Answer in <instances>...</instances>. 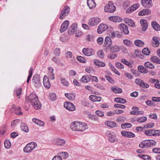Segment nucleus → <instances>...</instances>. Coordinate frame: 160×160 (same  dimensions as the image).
I'll use <instances>...</instances> for the list:
<instances>
[{
	"instance_id": "4",
	"label": "nucleus",
	"mask_w": 160,
	"mask_h": 160,
	"mask_svg": "<svg viewBox=\"0 0 160 160\" xmlns=\"http://www.w3.org/2000/svg\"><path fill=\"white\" fill-rule=\"evenodd\" d=\"M37 146V143L34 142H31L28 144L23 148V151L26 153L31 152Z\"/></svg>"
},
{
	"instance_id": "50",
	"label": "nucleus",
	"mask_w": 160,
	"mask_h": 160,
	"mask_svg": "<svg viewBox=\"0 0 160 160\" xmlns=\"http://www.w3.org/2000/svg\"><path fill=\"white\" fill-rule=\"evenodd\" d=\"M121 62L124 64L126 65L129 68H132V64L129 62L128 61L124 59H122L121 60Z\"/></svg>"
},
{
	"instance_id": "32",
	"label": "nucleus",
	"mask_w": 160,
	"mask_h": 160,
	"mask_svg": "<svg viewBox=\"0 0 160 160\" xmlns=\"http://www.w3.org/2000/svg\"><path fill=\"white\" fill-rule=\"evenodd\" d=\"M90 81V78L87 75L83 76L80 79V81L83 83H87Z\"/></svg>"
},
{
	"instance_id": "6",
	"label": "nucleus",
	"mask_w": 160,
	"mask_h": 160,
	"mask_svg": "<svg viewBox=\"0 0 160 160\" xmlns=\"http://www.w3.org/2000/svg\"><path fill=\"white\" fill-rule=\"evenodd\" d=\"M116 7L113 5L112 2H109L108 4L104 7V10L106 12L112 13L114 12L116 10Z\"/></svg>"
},
{
	"instance_id": "54",
	"label": "nucleus",
	"mask_w": 160,
	"mask_h": 160,
	"mask_svg": "<svg viewBox=\"0 0 160 160\" xmlns=\"http://www.w3.org/2000/svg\"><path fill=\"white\" fill-rule=\"evenodd\" d=\"M32 68L31 67L29 71V75L28 77V78L27 80V82L28 83L29 82V80L31 78L32 75Z\"/></svg>"
},
{
	"instance_id": "36",
	"label": "nucleus",
	"mask_w": 160,
	"mask_h": 160,
	"mask_svg": "<svg viewBox=\"0 0 160 160\" xmlns=\"http://www.w3.org/2000/svg\"><path fill=\"white\" fill-rule=\"evenodd\" d=\"M150 59L151 61L153 62L160 64V59L157 56H154L150 58Z\"/></svg>"
},
{
	"instance_id": "31",
	"label": "nucleus",
	"mask_w": 160,
	"mask_h": 160,
	"mask_svg": "<svg viewBox=\"0 0 160 160\" xmlns=\"http://www.w3.org/2000/svg\"><path fill=\"white\" fill-rule=\"evenodd\" d=\"M65 95L70 101H73L75 99V95L74 94L66 93L65 94Z\"/></svg>"
},
{
	"instance_id": "44",
	"label": "nucleus",
	"mask_w": 160,
	"mask_h": 160,
	"mask_svg": "<svg viewBox=\"0 0 160 160\" xmlns=\"http://www.w3.org/2000/svg\"><path fill=\"white\" fill-rule=\"evenodd\" d=\"M85 39L88 42H91L93 40L94 37L92 35L88 34L85 37Z\"/></svg>"
},
{
	"instance_id": "9",
	"label": "nucleus",
	"mask_w": 160,
	"mask_h": 160,
	"mask_svg": "<svg viewBox=\"0 0 160 160\" xmlns=\"http://www.w3.org/2000/svg\"><path fill=\"white\" fill-rule=\"evenodd\" d=\"M64 107L70 111H74L75 110V107L72 102H66L64 105Z\"/></svg>"
},
{
	"instance_id": "58",
	"label": "nucleus",
	"mask_w": 160,
	"mask_h": 160,
	"mask_svg": "<svg viewBox=\"0 0 160 160\" xmlns=\"http://www.w3.org/2000/svg\"><path fill=\"white\" fill-rule=\"evenodd\" d=\"M97 55L99 57L101 58H103L104 56V52L101 50L98 51Z\"/></svg>"
},
{
	"instance_id": "8",
	"label": "nucleus",
	"mask_w": 160,
	"mask_h": 160,
	"mask_svg": "<svg viewBox=\"0 0 160 160\" xmlns=\"http://www.w3.org/2000/svg\"><path fill=\"white\" fill-rule=\"evenodd\" d=\"M118 28L120 31L125 34H128L129 31L128 30V26L126 25L121 23L118 26Z\"/></svg>"
},
{
	"instance_id": "20",
	"label": "nucleus",
	"mask_w": 160,
	"mask_h": 160,
	"mask_svg": "<svg viewBox=\"0 0 160 160\" xmlns=\"http://www.w3.org/2000/svg\"><path fill=\"white\" fill-rule=\"evenodd\" d=\"M77 28V24L73 23L69 29L68 33L70 35L73 34L76 32Z\"/></svg>"
},
{
	"instance_id": "28",
	"label": "nucleus",
	"mask_w": 160,
	"mask_h": 160,
	"mask_svg": "<svg viewBox=\"0 0 160 160\" xmlns=\"http://www.w3.org/2000/svg\"><path fill=\"white\" fill-rule=\"evenodd\" d=\"M112 44V41L110 38L108 36L106 37L104 41V44L106 47H109Z\"/></svg>"
},
{
	"instance_id": "16",
	"label": "nucleus",
	"mask_w": 160,
	"mask_h": 160,
	"mask_svg": "<svg viewBox=\"0 0 160 160\" xmlns=\"http://www.w3.org/2000/svg\"><path fill=\"white\" fill-rule=\"evenodd\" d=\"M43 84L44 86L47 88H49L51 86L48 77L46 75L45 76L43 79Z\"/></svg>"
},
{
	"instance_id": "10",
	"label": "nucleus",
	"mask_w": 160,
	"mask_h": 160,
	"mask_svg": "<svg viewBox=\"0 0 160 160\" xmlns=\"http://www.w3.org/2000/svg\"><path fill=\"white\" fill-rule=\"evenodd\" d=\"M108 26L103 23H101L98 26L97 32L98 34H101L106 30L108 28Z\"/></svg>"
},
{
	"instance_id": "61",
	"label": "nucleus",
	"mask_w": 160,
	"mask_h": 160,
	"mask_svg": "<svg viewBox=\"0 0 160 160\" xmlns=\"http://www.w3.org/2000/svg\"><path fill=\"white\" fill-rule=\"evenodd\" d=\"M142 52L143 54L146 55H148L150 53V52L147 48H144Z\"/></svg>"
},
{
	"instance_id": "48",
	"label": "nucleus",
	"mask_w": 160,
	"mask_h": 160,
	"mask_svg": "<svg viewBox=\"0 0 160 160\" xmlns=\"http://www.w3.org/2000/svg\"><path fill=\"white\" fill-rule=\"evenodd\" d=\"M60 80L61 83L63 85L68 87L69 85V82L65 78H61Z\"/></svg>"
},
{
	"instance_id": "43",
	"label": "nucleus",
	"mask_w": 160,
	"mask_h": 160,
	"mask_svg": "<svg viewBox=\"0 0 160 160\" xmlns=\"http://www.w3.org/2000/svg\"><path fill=\"white\" fill-rule=\"evenodd\" d=\"M153 40V43L154 44V46L155 47H158L159 45V41L158 38L156 37H154L152 38Z\"/></svg>"
},
{
	"instance_id": "26",
	"label": "nucleus",
	"mask_w": 160,
	"mask_h": 160,
	"mask_svg": "<svg viewBox=\"0 0 160 160\" xmlns=\"http://www.w3.org/2000/svg\"><path fill=\"white\" fill-rule=\"evenodd\" d=\"M89 98L91 101L94 102H100L102 99L101 97L93 95H90Z\"/></svg>"
},
{
	"instance_id": "13",
	"label": "nucleus",
	"mask_w": 160,
	"mask_h": 160,
	"mask_svg": "<svg viewBox=\"0 0 160 160\" xmlns=\"http://www.w3.org/2000/svg\"><path fill=\"white\" fill-rule=\"evenodd\" d=\"M53 143L58 146H62L66 143V142L62 139L56 138L53 140Z\"/></svg>"
},
{
	"instance_id": "14",
	"label": "nucleus",
	"mask_w": 160,
	"mask_h": 160,
	"mask_svg": "<svg viewBox=\"0 0 160 160\" xmlns=\"http://www.w3.org/2000/svg\"><path fill=\"white\" fill-rule=\"evenodd\" d=\"M82 52L85 55L89 56L93 54V50L89 48H84L82 49Z\"/></svg>"
},
{
	"instance_id": "34",
	"label": "nucleus",
	"mask_w": 160,
	"mask_h": 160,
	"mask_svg": "<svg viewBox=\"0 0 160 160\" xmlns=\"http://www.w3.org/2000/svg\"><path fill=\"white\" fill-rule=\"evenodd\" d=\"M135 45L138 47H142L144 45V43L141 40L138 39L135 40L134 42Z\"/></svg>"
},
{
	"instance_id": "1",
	"label": "nucleus",
	"mask_w": 160,
	"mask_h": 160,
	"mask_svg": "<svg viewBox=\"0 0 160 160\" xmlns=\"http://www.w3.org/2000/svg\"><path fill=\"white\" fill-rule=\"evenodd\" d=\"M71 128L74 131L82 132L88 128L87 124L82 122H73L71 125Z\"/></svg>"
},
{
	"instance_id": "51",
	"label": "nucleus",
	"mask_w": 160,
	"mask_h": 160,
	"mask_svg": "<svg viewBox=\"0 0 160 160\" xmlns=\"http://www.w3.org/2000/svg\"><path fill=\"white\" fill-rule=\"evenodd\" d=\"M126 118L124 117H121L118 118L116 121L118 122H122L126 120Z\"/></svg>"
},
{
	"instance_id": "33",
	"label": "nucleus",
	"mask_w": 160,
	"mask_h": 160,
	"mask_svg": "<svg viewBox=\"0 0 160 160\" xmlns=\"http://www.w3.org/2000/svg\"><path fill=\"white\" fill-rule=\"evenodd\" d=\"M152 26L155 30L157 31L160 30V26L156 22H152Z\"/></svg>"
},
{
	"instance_id": "5",
	"label": "nucleus",
	"mask_w": 160,
	"mask_h": 160,
	"mask_svg": "<svg viewBox=\"0 0 160 160\" xmlns=\"http://www.w3.org/2000/svg\"><path fill=\"white\" fill-rule=\"evenodd\" d=\"M101 18L98 17L91 18L88 20V25L91 27H93L98 25L101 22Z\"/></svg>"
},
{
	"instance_id": "37",
	"label": "nucleus",
	"mask_w": 160,
	"mask_h": 160,
	"mask_svg": "<svg viewBox=\"0 0 160 160\" xmlns=\"http://www.w3.org/2000/svg\"><path fill=\"white\" fill-rule=\"evenodd\" d=\"M138 71L143 73H147L148 72V70L142 66H139L138 68Z\"/></svg>"
},
{
	"instance_id": "15",
	"label": "nucleus",
	"mask_w": 160,
	"mask_h": 160,
	"mask_svg": "<svg viewBox=\"0 0 160 160\" xmlns=\"http://www.w3.org/2000/svg\"><path fill=\"white\" fill-rule=\"evenodd\" d=\"M69 22L68 20L64 21L62 24L60 31L61 32L65 31L68 28Z\"/></svg>"
},
{
	"instance_id": "29",
	"label": "nucleus",
	"mask_w": 160,
	"mask_h": 160,
	"mask_svg": "<svg viewBox=\"0 0 160 160\" xmlns=\"http://www.w3.org/2000/svg\"><path fill=\"white\" fill-rule=\"evenodd\" d=\"M93 62L95 65L100 67H104L105 66V64L104 62L100 61L97 59H95L93 60Z\"/></svg>"
},
{
	"instance_id": "3",
	"label": "nucleus",
	"mask_w": 160,
	"mask_h": 160,
	"mask_svg": "<svg viewBox=\"0 0 160 160\" xmlns=\"http://www.w3.org/2000/svg\"><path fill=\"white\" fill-rule=\"evenodd\" d=\"M29 101L33 107L36 109H40L41 105L38 100L37 96L35 94L32 93L29 97Z\"/></svg>"
},
{
	"instance_id": "60",
	"label": "nucleus",
	"mask_w": 160,
	"mask_h": 160,
	"mask_svg": "<svg viewBox=\"0 0 160 160\" xmlns=\"http://www.w3.org/2000/svg\"><path fill=\"white\" fill-rule=\"evenodd\" d=\"M149 85L146 83L144 82L143 81L141 84L140 87L142 88H146L149 87Z\"/></svg>"
},
{
	"instance_id": "63",
	"label": "nucleus",
	"mask_w": 160,
	"mask_h": 160,
	"mask_svg": "<svg viewBox=\"0 0 160 160\" xmlns=\"http://www.w3.org/2000/svg\"><path fill=\"white\" fill-rule=\"evenodd\" d=\"M97 43L99 45H102L103 42V38L102 37L98 38L97 40Z\"/></svg>"
},
{
	"instance_id": "39",
	"label": "nucleus",
	"mask_w": 160,
	"mask_h": 160,
	"mask_svg": "<svg viewBox=\"0 0 160 160\" xmlns=\"http://www.w3.org/2000/svg\"><path fill=\"white\" fill-rule=\"evenodd\" d=\"M21 129L26 132H28V128L27 125L25 123H22L21 125Z\"/></svg>"
},
{
	"instance_id": "23",
	"label": "nucleus",
	"mask_w": 160,
	"mask_h": 160,
	"mask_svg": "<svg viewBox=\"0 0 160 160\" xmlns=\"http://www.w3.org/2000/svg\"><path fill=\"white\" fill-rule=\"evenodd\" d=\"M104 124L105 125L111 128H113L117 127V124L113 121H107L105 122Z\"/></svg>"
},
{
	"instance_id": "38",
	"label": "nucleus",
	"mask_w": 160,
	"mask_h": 160,
	"mask_svg": "<svg viewBox=\"0 0 160 160\" xmlns=\"http://www.w3.org/2000/svg\"><path fill=\"white\" fill-rule=\"evenodd\" d=\"M115 101L118 103H120L124 104L127 101L126 99L119 98H117L115 99Z\"/></svg>"
},
{
	"instance_id": "21",
	"label": "nucleus",
	"mask_w": 160,
	"mask_h": 160,
	"mask_svg": "<svg viewBox=\"0 0 160 160\" xmlns=\"http://www.w3.org/2000/svg\"><path fill=\"white\" fill-rule=\"evenodd\" d=\"M121 134L123 136L129 138H134L135 136V134L133 133L125 131L122 132Z\"/></svg>"
},
{
	"instance_id": "25",
	"label": "nucleus",
	"mask_w": 160,
	"mask_h": 160,
	"mask_svg": "<svg viewBox=\"0 0 160 160\" xmlns=\"http://www.w3.org/2000/svg\"><path fill=\"white\" fill-rule=\"evenodd\" d=\"M87 3L89 8L91 9L95 8L96 6L94 0H87Z\"/></svg>"
},
{
	"instance_id": "56",
	"label": "nucleus",
	"mask_w": 160,
	"mask_h": 160,
	"mask_svg": "<svg viewBox=\"0 0 160 160\" xmlns=\"http://www.w3.org/2000/svg\"><path fill=\"white\" fill-rule=\"evenodd\" d=\"M65 56L67 58L70 59L72 58V54L71 52L68 51L65 53Z\"/></svg>"
},
{
	"instance_id": "59",
	"label": "nucleus",
	"mask_w": 160,
	"mask_h": 160,
	"mask_svg": "<svg viewBox=\"0 0 160 160\" xmlns=\"http://www.w3.org/2000/svg\"><path fill=\"white\" fill-rule=\"evenodd\" d=\"M4 146L6 148H9L11 146L10 142L9 140L5 141L4 142Z\"/></svg>"
},
{
	"instance_id": "53",
	"label": "nucleus",
	"mask_w": 160,
	"mask_h": 160,
	"mask_svg": "<svg viewBox=\"0 0 160 160\" xmlns=\"http://www.w3.org/2000/svg\"><path fill=\"white\" fill-rule=\"evenodd\" d=\"M32 68L31 67L29 71V75L28 77V78L27 80V82L28 83L29 82V80L31 78L32 75Z\"/></svg>"
},
{
	"instance_id": "47",
	"label": "nucleus",
	"mask_w": 160,
	"mask_h": 160,
	"mask_svg": "<svg viewBox=\"0 0 160 160\" xmlns=\"http://www.w3.org/2000/svg\"><path fill=\"white\" fill-rule=\"evenodd\" d=\"M132 126V124L129 123H126L121 124V127L123 129L130 128Z\"/></svg>"
},
{
	"instance_id": "18",
	"label": "nucleus",
	"mask_w": 160,
	"mask_h": 160,
	"mask_svg": "<svg viewBox=\"0 0 160 160\" xmlns=\"http://www.w3.org/2000/svg\"><path fill=\"white\" fill-rule=\"evenodd\" d=\"M140 22L142 26V31H145L148 28V23L147 21L144 19H141Z\"/></svg>"
},
{
	"instance_id": "64",
	"label": "nucleus",
	"mask_w": 160,
	"mask_h": 160,
	"mask_svg": "<svg viewBox=\"0 0 160 160\" xmlns=\"http://www.w3.org/2000/svg\"><path fill=\"white\" fill-rule=\"evenodd\" d=\"M149 142L150 147L154 146L156 144V142L153 140H149Z\"/></svg>"
},
{
	"instance_id": "2",
	"label": "nucleus",
	"mask_w": 160,
	"mask_h": 160,
	"mask_svg": "<svg viewBox=\"0 0 160 160\" xmlns=\"http://www.w3.org/2000/svg\"><path fill=\"white\" fill-rule=\"evenodd\" d=\"M29 101L33 107L36 109H40L41 105L38 100L37 96L35 94L32 93L29 97Z\"/></svg>"
},
{
	"instance_id": "35",
	"label": "nucleus",
	"mask_w": 160,
	"mask_h": 160,
	"mask_svg": "<svg viewBox=\"0 0 160 160\" xmlns=\"http://www.w3.org/2000/svg\"><path fill=\"white\" fill-rule=\"evenodd\" d=\"M111 89L115 93H121L122 91L121 88L115 87H111Z\"/></svg>"
},
{
	"instance_id": "30",
	"label": "nucleus",
	"mask_w": 160,
	"mask_h": 160,
	"mask_svg": "<svg viewBox=\"0 0 160 160\" xmlns=\"http://www.w3.org/2000/svg\"><path fill=\"white\" fill-rule=\"evenodd\" d=\"M124 22L129 26L133 27L135 26V23L133 22L130 19L128 18H125L124 20Z\"/></svg>"
},
{
	"instance_id": "62",
	"label": "nucleus",
	"mask_w": 160,
	"mask_h": 160,
	"mask_svg": "<svg viewBox=\"0 0 160 160\" xmlns=\"http://www.w3.org/2000/svg\"><path fill=\"white\" fill-rule=\"evenodd\" d=\"M60 155L63 157L64 158H66L68 157V154L66 152H60Z\"/></svg>"
},
{
	"instance_id": "46",
	"label": "nucleus",
	"mask_w": 160,
	"mask_h": 160,
	"mask_svg": "<svg viewBox=\"0 0 160 160\" xmlns=\"http://www.w3.org/2000/svg\"><path fill=\"white\" fill-rule=\"evenodd\" d=\"M108 140L111 142H115V138L113 134H110L108 136Z\"/></svg>"
},
{
	"instance_id": "12",
	"label": "nucleus",
	"mask_w": 160,
	"mask_h": 160,
	"mask_svg": "<svg viewBox=\"0 0 160 160\" xmlns=\"http://www.w3.org/2000/svg\"><path fill=\"white\" fill-rule=\"evenodd\" d=\"M132 111L130 112L131 115H142L144 113L143 111H139L138 108L136 107H133L132 108Z\"/></svg>"
},
{
	"instance_id": "7",
	"label": "nucleus",
	"mask_w": 160,
	"mask_h": 160,
	"mask_svg": "<svg viewBox=\"0 0 160 160\" xmlns=\"http://www.w3.org/2000/svg\"><path fill=\"white\" fill-rule=\"evenodd\" d=\"M70 8L68 6H66L64 8L63 10L61 12L59 18L60 19H62L64 18L67 16L69 13Z\"/></svg>"
},
{
	"instance_id": "45",
	"label": "nucleus",
	"mask_w": 160,
	"mask_h": 160,
	"mask_svg": "<svg viewBox=\"0 0 160 160\" xmlns=\"http://www.w3.org/2000/svg\"><path fill=\"white\" fill-rule=\"evenodd\" d=\"M144 65L146 67L151 69H153L155 68L154 65L150 62H145Z\"/></svg>"
},
{
	"instance_id": "49",
	"label": "nucleus",
	"mask_w": 160,
	"mask_h": 160,
	"mask_svg": "<svg viewBox=\"0 0 160 160\" xmlns=\"http://www.w3.org/2000/svg\"><path fill=\"white\" fill-rule=\"evenodd\" d=\"M147 120V118L145 117H140L137 118V121L140 123H142L146 121Z\"/></svg>"
},
{
	"instance_id": "55",
	"label": "nucleus",
	"mask_w": 160,
	"mask_h": 160,
	"mask_svg": "<svg viewBox=\"0 0 160 160\" xmlns=\"http://www.w3.org/2000/svg\"><path fill=\"white\" fill-rule=\"evenodd\" d=\"M77 60L83 63H85L86 60L83 57L81 56H78L77 57Z\"/></svg>"
},
{
	"instance_id": "27",
	"label": "nucleus",
	"mask_w": 160,
	"mask_h": 160,
	"mask_svg": "<svg viewBox=\"0 0 160 160\" xmlns=\"http://www.w3.org/2000/svg\"><path fill=\"white\" fill-rule=\"evenodd\" d=\"M120 49V47L118 45H113L110 48L111 52H118Z\"/></svg>"
},
{
	"instance_id": "41",
	"label": "nucleus",
	"mask_w": 160,
	"mask_h": 160,
	"mask_svg": "<svg viewBox=\"0 0 160 160\" xmlns=\"http://www.w3.org/2000/svg\"><path fill=\"white\" fill-rule=\"evenodd\" d=\"M153 132L154 130L150 129L146 130L144 132V134L147 136H153Z\"/></svg>"
},
{
	"instance_id": "22",
	"label": "nucleus",
	"mask_w": 160,
	"mask_h": 160,
	"mask_svg": "<svg viewBox=\"0 0 160 160\" xmlns=\"http://www.w3.org/2000/svg\"><path fill=\"white\" fill-rule=\"evenodd\" d=\"M151 11L149 9H144L140 11L138 13L139 16H142L144 15H147L150 14Z\"/></svg>"
},
{
	"instance_id": "57",
	"label": "nucleus",
	"mask_w": 160,
	"mask_h": 160,
	"mask_svg": "<svg viewBox=\"0 0 160 160\" xmlns=\"http://www.w3.org/2000/svg\"><path fill=\"white\" fill-rule=\"evenodd\" d=\"M56 94L54 93H52L49 95V99L52 101H54L56 99Z\"/></svg>"
},
{
	"instance_id": "11",
	"label": "nucleus",
	"mask_w": 160,
	"mask_h": 160,
	"mask_svg": "<svg viewBox=\"0 0 160 160\" xmlns=\"http://www.w3.org/2000/svg\"><path fill=\"white\" fill-rule=\"evenodd\" d=\"M139 7V5L138 3L133 4L127 9L126 11V12L128 13H130L136 10Z\"/></svg>"
},
{
	"instance_id": "42",
	"label": "nucleus",
	"mask_w": 160,
	"mask_h": 160,
	"mask_svg": "<svg viewBox=\"0 0 160 160\" xmlns=\"http://www.w3.org/2000/svg\"><path fill=\"white\" fill-rule=\"evenodd\" d=\"M110 36L112 38H114L115 36L119 37L120 35L119 34L118 32L115 31V32H111L109 34Z\"/></svg>"
},
{
	"instance_id": "40",
	"label": "nucleus",
	"mask_w": 160,
	"mask_h": 160,
	"mask_svg": "<svg viewBox=\"0 0 160 160\" xmlns=\"http://www.w3.org/2000/svg\"><path fill=\"white\" fill-rule=\"evenodd\" d=\"M123 43L128 47H132L133 46L132 42L128 39H125L123 41Z\"/></svg>"
},
{
	"instance_id": "24",
	"label": "nucleus",
	"mask_w": 160,
	"mask_h": 160,
	"mask_svg": "<svg viewBox=\"0 0 160 160\" xmlns=\"http://www.w3.org/2000/svg\"><path fill=\"white\" fill-rule=\"evenodd\" d=\"M108 19L110 20L115 22H120L122 21V19L117 16H111L109 17Z\"/></svg>"
},
{
	"instance_id": "19",
	"label": "nucleus",
	"mask_w": 160,
	"mask_h": 160,
	"mask_svg": "<svg viewBox=\"0 0 160 160\" xmlns=\"http://www.w3.org/2000/svg\"><path fill=\"white\" fill-rule=\"evenodd\" d=\"M32 81L36 87L40 85L39 78L38 75L34 76H33Z\"/></svg>"
},
{
	"instance_id": "52",
	"label": "nucleus",
	"mask_w": 160,
	"mask_h": 160,
	"mask_svg": "<svg viewBox=\"0 0 160 160\" xmlns=\"http://www.w3.org/2000/svg\"><path fill=\"white\" fill-rule=\"evenodd\" d=\"M138 156L142 158V159L145 160H151V159L149 156L147 155H138Z\"/></svg>"
},
{
	"instance_id": "17",
	"label": "nucleus",
	"mask_w": 160,
	"mask_h": 160,
	"mask_svg": "<svg viewBox=\"0 0 160 160\" xmlns=\"http://www.w3.org/2000/svg\"><path fill=\"white\" fill-rule=\"evenodd\" d=\"M141 3L145 7L149 8L152 5V0H141Z\"/></svg>"
}]
</instances>
